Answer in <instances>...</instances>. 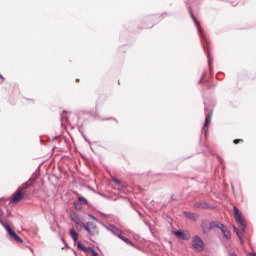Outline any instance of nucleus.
Instances as JSON below:
<instances>
[{
	"instance_id": "1",
	"label": "nucleus",
	"mask_w": 256,
	"mask_h": 256,
	"mask_svg": "<svg viewBox=\"0 0 256 256\" xmlns=\"http://www.w3.org/2000/svg\"><path fill=\"white\" fill-rule=\"evenodd\" d=\"M189 13L194 21V24L196 25V29L198 32V35L202 41V43H206V46H204V49L207 53V60H208V67L211 69V62L213 61V56L211 55V49L209 48V40L207 39V36L205 35V32L203 31V28H201V24H199V21L197 18H195V15H193V10H191V7H188Z\"/></svg>"
},
{
	"instance_id": "2",
	"label": "nucleus",
	"mask_w": 256,
	"mask_h": 256,
	"mask_svg": "<svg viewBox=\"0 0 256 256\" xmlns=\"http://www.w3.org/2000/svg\"><path fill=\"white\" fill-rule=\"evenodd\" d=\"M233 209H234L235 221L236 223L239 224V227L242 233H245V231L247 230V224L245 223V216H243V213L241 212V210H239V208H237V206H234Z\"/></svg>"
},
{
	"instance_id": "3",
	"label": "nucleus",
	"mask_w": 256,
	"mask_h": 256,
	"mask_svg": "<svg viewBox=\"0 0 256 256\" xmlns=\"http://www.w3.org/2000/svg\"><path fill=\"white\" fill-rule=\"evenodd\" d=\"M82 227L88 233L90 239L99 235V227H97V224H95V222L82 223Z\"/></svg>"
},
{
	"instance_id": "4",
	"label": "nucleus",
	"mask_w": 256,
	"mask_h": 256,
	"mask_svg": "<svg viewBox=\"0 0 256 256\" xmlns=\"http://www.w3.org/2000/svg\"><path fill=\"white\" fill-rule=\"evenodd\" d=\"M192 247L194 251H203L205 249V242H203L199 235H195L192 237Z\"/></svg>"
},
{
	"instance_id": "5",
	"label": "nucleus",
	"mask_w": 256,
	"mask_h": 256,
	"mask_svg": "<svg viewBox=\"0 0 256 256\" xmlns=\"http://www.w3.org/2000/svg\"><path fill=\"white\" fill-rule=\"evenodd\" d=\"M218 221H212L209 223V221L204 220L201 223V229L203 233H209V231H213V229H216Z\"/></svg>"
},
{
	"instance_id": "6",
	"label": "nucleus",
	"mask_w": 256,
	"mask_h": 256,
	"mask_svg": "<svg viewBox=\"0 0 256 256\" xmlns=\"http://www.w3.org/2000/svg\"><path fill=\"white\" fill-rule=\"evenodd\" d=\"M4 229H6L10 239H13V241H16V243H23V239L19 237V235H17L15 231H13V229L9 224H5Z\"/></svg>"
},
{
	"instance_id": "7",
	"label": "nucleus",
	"mask_w": 256,
	"mask_h": 256,
	"mask_svg": "<svg viewBox=\"0 0 256 256\" xmlns=\"http://www.w3.org/2000/svg\"><path fill=\"white\" fill-rule=\"evenodd\" d=\"M4 229H6L10 239H13V241H16V243H23V239L19 237V235H17L15 231H13V229L9 224H5Z\"/></svg>"
},
{
	"instance_id": "8",
	"label": "nucleus",
	"mask_w": 256,
	"mask_h": 256,
	"mask_svg": "<svg viewBox=\"0 0 256 256\" xmlns=\"http://www.w3.org/2000/svg\"><path fill=\"white\" fill-rule=\"evenodd\" d=\"M216 229H220L224 239H226V241H231V232L227 229V227L221 223V222H217L216 224Z\"/></svg>"
},
{
	"instance_id": "9",
	"label": "nucleus",
	"mask_w": 256,
	"mask_h": 256,
	"mask_svg": "<svg viewBox=\"0 0 256 256\" xmlns=\"http://www.w3.org/2000/svg\"><path fill=\"white\" fill-rule=\"evenodd\" d=\"M106 229L110 231L112 235L118 237V239H120V237L123 235V231L113 224H109L108 226H106Z\"/></svg>"
},
{
	"instance_id": "10",
	"label": "nucleus",
	"mask_w": 256,
	"mask_h": 256,
	"mask_svg": "<svg viewBox=\"0 0 256 256\" xmlns=\"http://www.w3.org/2000/svg\"><path fill=\"white\" fill-rule=\"evenodd\" d=\"M173 233L175 237H177L178 239H181L182 241H189V239H191V234H189V232L178 230V231H174Z\"/></svg>"
},
{
	"instance_id": "11",
	"label": "nucleus",
	"mask_w": 256,
	"mask_h": 256,
	"mask_svg": "<svg viewBox=\"0 0 256 256\" xmlns=\"http://www.w3.org/2000/svg\"><path fill=\"white\" fill-rule=\"evenodd\" d=\"M23 197H25V192H21L20 190H16L13 194V198L11 200V203H19V201H21V199H23Z\"/></svg>"
},
{
	"instance_id": "12",
	"label": "nucleus",
	"mask_w": 256,
	"mask_h": 256,
	"mask_svg": "<svg viewBox=\"0 0 256 256\" xmlns=\"http://www.w3.org/2000/svg\"><path fill=\"white\" fill-rule=\"evenodd\" d=\"M194 209H209V203L205 201L196 202L194 204Z\"/></svg>"
},
{
	"instance_id": "13",
	"label": "nucleus",
	"mask_w": 256,
	"mask_h": 256,
	"mask_svg": "<svg viewBox=\"0 0 256 256\" xmlns=\"http://www.w3.org/2000/svg\"><path fill=\"white\" fill-rule=\"evenodd\" d=\"M184 215H185V217H187V219H190V221L197 220V216H195V213H193V212L184 211Z\"/></svg>"
},
{
	"instance_id": "14",
	"label": "nucleus",
	"mask_w": 256,
	"mask_h": 256,
	"mask_svg": "<svg viewBox=\"0 0 256 256\" xmlns=\"http://www.w3.org/2000/svg\"><path fill=\"white\" fill-rule=\"evenodd\" d=\"M70 237H71V239H73V241H78V239H79V233H77V231H75V229H70Z\"/></svg>"
},
{
	"instance_id": "15",
	"label": "nucleus",
	"mask_w": 256,
	"mask_h": 256,
	"mask_svg": "<svg viewBox=\"0 0 256 256\" xmlns=\"http://www.w3.org/2000/svg\"><path fill=\"white\" fill-rule=\"evenodd\" d=\"M211 117H213V111H210L208 114L205 116V121H204V127H207L209 123H211Z\"/></svg>"
},
{
	"instance_id": "16",
	"label": "nucleus",
	"mask_w": 256,
	"mask_h": 256,
	"mask_svg": "<svg viewBox=\"0 0 256 256\" xmlns=\"http://www.w3.org/2000/svg\"><path fill=\"white\" fill-rule=\"evenodd\" d=\"M233 230L236 233L240 243L243 244V233L241 231H239V228H237L235 226L233 227Z\"/></svg>"
},
{
	"instance_id": "17",
	"label": "nucleus",
	"mask_w": 256,
	"mask_h": 256,
	"mask_svg": "<svg viewBox=\"0 0 256 256\" xmlns=\"http://www.w3.org/2000/svg\"><path fill=\"white\" fill-rule=\"evenodd\" d=\"M120 239H121V241H124V243H126V245H130L131 247H135V243H133L129 238L122 235L120 237Z\"/></svg>"
},
{
	"instance_id": "18",
	"label": "nucleus",
	"mask_w": 256,
	"mask_h": 256,
	"mask_svg": "<svg viewBox=\"0 0 256 256\" xmlns=\"http://www.w3.org/2000/svg\"><path fill=\"white\" fill-rule=\"evenodd\" d=\"M5 215V212L3 211V209H0V224L2 225V227L5 228V225H9L7 223V221L3 220V216Z\"/></svg>"
},
{
	"instance_id": "19",
	"label": "nucleus",
	"mask_w": 256,
	"mask_h": 256,
	"mask_svg": "<svg viewBox=\"0 0 256 256\" xmlns=\"http://www.w3.org/2000/svg\"><path fill=\"white\" fill-rule=\"evenodd\" d=\"M77 247H78V249H80V251H84L85 253H89V247L83 245L82 242H78Z\"/></svg>"
},
{
	"instance_id": "20",
	"label": "nucleus",
	"mask_w": 256,
	"mask_h": 256,
	"mask_svg": "<svg viewBox=\"0 0 256 256\" xmlns=\"http://www.w3.org/2000/svg\"><path fill=\"white\" fill-rule=\"evenodd\" d=\"M72 220L74 221V223L76 225H80L81 224V218H79V215H77V213H74L72 215Z\"/></svg>"
},
{
	"instance_id": "21",
	"label": "nucleus",
	"mask_w": 256,
	"mask_h": 256,
	"mask_svg": "<svg viewBox=\"0 0 256 256\" xmlns=\"http://www.w3.org/2000/svg\"><path fill=\"white\" fill-rule=\"evenodd\" d=\"M29 187H30V184L28 182H25L20 187H18L17 190L23 192L25 191V189H29Z\"/></svg>"
},
{
	"instance_id": "22",
	"label": "nucleus",
	"mask_w": 256,
	"mask_h": 256,
	"mask_svg": "<svg viewBox=\"0 0 256 256\" xmlns=\"http://www.w3.org/2000/svg\"><path fill=\"white\" fill-rule=\"evenodd\" d=\"M78 202L81 203L82 205H88L89 204V201H87L86 198L83 197V196L78 197Z\"/></svg>"
},
{
	"instance_id": "23",
	"label": "nucleus",
	"mask_w": 256,
	"mask_h": 256,
	"mask_svg": "<svg viewBox=\"0 0 256 256\" xmlns=\"http://www.w3.org/2000/svg\"><path fill=\"white\" fill-rule=\"evenodd\" d=\"M68 120H69V118L67 117V112L63 111L62 117H61L62 123H67Z\"/></svg>"
},
{
	"instance_id": "24",
	"label": "nucleus",
	"mask_w": 256,
	"mask_h": 256,
	"mask_svg": "<svg viewBox=\"0 0 256 256\" xmlns=\"http://www.w3.org/2000/svg\"><path fill=\"white\" fill-rule=\"evenodd\" d=\"M74 207L76 211H81V209H83V206H81L80 202L77 201L74 202Z\"/></svg>"
},
{
	"instance_id": "25",
	"label": "nucleus",
	"mask_w": 256,
	"mask_h": 256,
	"mask_svg": "<svg viewBox=\"0 0 256 256\" xmlns=\"http://www.w3.org/2000/svg\"><path fill=\"white\" fill-rule=\"evenodd\" d=\"M88 253H91L92 256H99V254L97 253V251H95V249H93V247H89Z\"/></svg>"
},
{
	"instance_id": "26",
	"label": "nucleus",
	"mask_w": 256,
	"mask_h": 256,
	"mask_svg": "<svg viewBox=\"0 0 256 256\" xmlns=\"http://www.w3.org/2000/svg\"><path fill=\"white\" fill-rule=\"evenodd\" d=\"M113 183H116V185H118V187H121V180L117 179V178H112Z\"/></svg>"
},
{
	"instance_id": "27",
	"label": "nucleus",
	"mask_w": 256,
	"mask_h": 256,
	"mask_svg": "<svg viewBox=\"0 0 256 256\" xmlns=\"http://www.w3.org/2000/svg\"><path fill=\"white\" fill-rule=\"evenodd\" d=\"M203 79H205V72L202 73L201 78L199 79L198 83H202Z\"/></svg>"
},
{
	"instance_id": "28",
	"label": "nucleus",
	"mask_w": 256,
	"mask_h": 256,
	"mask_svg": "<svg viewBox=\"0 0 256 256\" xmlns=\"http://www.w3.org/2000/svg\"><path fill=\"white\" fill-rule=\"evenodd\" d=\"M240 141H243V140H241V139H235V140L233 141V143H235V144L237 145V143H240Z\"/></svg>"
},
{
	"instance_id": "29",
	"label": "nucleus",
	"mask_w": 256,
	"mask_h": 256,
	"mask_svg": "<svg viewBox=\"0 0 256 256\" xmlns=\"http://www.w3.org/2000/svg\"><path fill=\"white\" fill-rule=\"evenodd\" d=\"M91 219H93V221H97V218L93 215H90Z\"/></svg>"
},
{
	"instance_id": "30",
	"label": "nucleus",
	"mask_w": 256,
	"mask_h": 256,
	"mask_svg": "<svg viewBox=\"0 0 256 256\" xmlns=\"http://www.w3.org/2000/svg\"><path fill=\"white\" fill-rule=\"evenodd\" d=\"M100 215H102V217H107V214L100 212Z\"/></svg>"
},
{
	"instance_id": "31",
	"label": "nucleus",
	"mask_w": 256,
	"mask_h": 256,
	"mask_svg": "<svg viewBox=\"0 0 256 256\" xmlns=\"http://www.w3.org/2000/svg\"><path fill=\"white\" fill-rule=\"evenodd\" d=\"M0 79H2V81H5V77H3V75L0 74Z\"/></svg>"
},
{
	"instance_id": "32",
	"label": "nucleus",
	"mask_w": 256,
	"mask_h": 256,
	"mask_svg": "<svg viewBox=\"0 0 256 256\" xmlns=\"http://www.w3.org/2000/svg\"><path fill=\"white\" fill-rule=\"evenodd\" d=\"M250 256H256V252L250 253Z\"/></svg>"
},
{
	"instance_id": "33",
	"label": "nucleus",
	"mask_w": 256,
	"mask_h": 256,
	"mask_svg": "<svg viewBox=\"0 0 256 256\" xmlns=\"http://www.w3.org/2000/svg\"><path fill=\"white\" fill-rule=\"evenodd\" d=\"M231 256H237V253L232 252V253H231Z\"/></svg>"
},
{
	"instance_id": "34",
	"label": "nucleus",
	"mask_w": 256,
	"mask_h": 256,
	"mask_svg": "<svg viewBox=\"0 0 256 256\" xmlns=\"http://www.w3.org/2000/svg\"><path fill=\"white\" fill-rule=\"evenodd\" d=\"M76 82H79V78L76 79Z\"/></svg>"
}]
</instances>
